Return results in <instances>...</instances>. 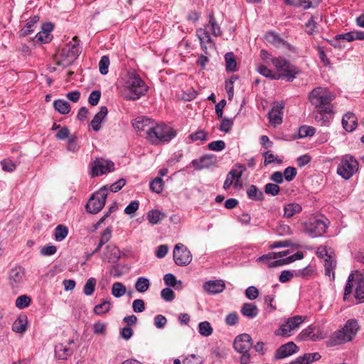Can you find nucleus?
Segmentation results:
<instances>
[{"label":"nucleus","mask_w":364,"mask_h":364,"mask_svg":"<svg viewBox=\"0 0 364 364\" xmlns=\"http://www.w3.org/2000/svg\"><path fill=\"white\" fill-rule=\"evenodd\" d=\"M196 36L199 38L200 44L202 50L205 54H208L207 46L205 43H209L210 46H214V43L209 34V32L205 28H198L196 30Z\"/></svg>","instance_id":"393cba45"},{"label":"nucleus","mask_w":364,"mask_h":364,"mask_svg":"<svg viewBox=\"0 0 364 364\" xmlns=\"http://www.w3.org/2000/svg\"><path fill=\"white\" fill-rule=\"evenodd\" d=\"M320 255L324 257V268L325 274L330 277L331 280H334L335 272L334 270L336 267V259L334 256L330 255L326 249H323Z\"/></svg>","instance_id":"a211bd4d"},{"label":"nucleus","mask_w":364,"mask_h":364,"mask_svg":"<svg viewBox=\"0 0 364 364\" xmlns=\"http://www.w3.org/2000/svg\"><path fill=\"white\" fill-rule=\"evenodd\" d=\"M208 18L209 20L207 26L210 28L212 35L215 37L221 36L223 34V31L215 17L213 11H211L209 14Z\"/></svg>","instance_id":"c756f323"},{"label":"nucleus","mask_w":364,"mask_h":364,"mask_svg":"<svg viewBox=\"0 0 364 364\" xmlns=\"http://www.w3.org/2000/svg\"><path fill=\"white\" fill-rule=\"evenodd\" d=\"M271 63L277 70L276 75H279V79L292 82L301 73V70L298 67L283 57L272 58Z\"/></svg>","instance_id":"7ed1b4c3"},{"label":"nucleus","mask_w":364,"mask_h":364,"mask_svg":"<svg viewBox=\"0 0 364 364\" xmlns=\"http://www.w3.org/2000/svg\"><path fill=\"white\" fill-rule=\"evenodd\" d=\"M121 257L119 249L114 244L107 245L101 255V259L108 263H117Z\"/></svg>","instance_id":"f3484780"},{"label":"nucleus","mask_w":364,"mask_h":364,"mask_svg":"<svg viewBox=\"0 0 364 364\" xmlns=\"http://www.w3.org/2000/svg\"><path fill=\"white\" fill-rule=\"evenodd\" d=\"M107 197V188L104 186L90 198L85 206L87 212L92 214L98 213L105 206Z\"/></svg>","instance_id":"6e6552de"},{"label":"nucleus","mask_w":364,"mask_h":364,"mask_svg":"<svg viewBox=\"0 0 364 364\" xmlns=\"http://www.w3.org/2000/svg\"><path fill=\"white\" fill-rule=\"evenodd\" d=\"M284 108V104L283 102H274L272 104V109L268 113V118L269 123L273 126H277L282 123V115L283 110Z\"/></svg>","instance_id":"2eb2a0df"},{"label":"nucleus","mask_w":364,"mask_h":364,"mask_svg":"<svg viewBox=\"0 0 364 364\" xmlns=\"http://www.w3.org/2000/svg\"><path fill=\"white\" fill-rule=\"evenodd\" d=\"M306 31L308 34L312 35L317 28V23L314 16H311L308 21L305 23Z\"/></svg>","instance_id":"bf43d9fd"},{"label":"nucleus","mask_w":364,"mask_h":364,"mask_svg":"<svg viewBox=\"0 0 364 364\" xmlns=\"http://www.w3.org/2000/svg\"><path fill=\"white\" fill-rule=\"evenodd\" d=\"M166 217V215L159 210H151L147 213V220L152 225L158 224Z\"/></svg>","instance_id":"72a5a7b5"},{"label":"nucleus","mask_w":364,"mask_h":364,"mask_svg":"<svg viewBox=\"0 0 364 364\" xmlns=\"http://www.w3.org/2000/svg\"><path fill=\"white\" fill-rule=\"evenodd\" d=\"M335 97L336 96L333 92L323 87L314 88L308 96L309 102L314 107L317 113L321 115L333 112L332 101ZM316 119L318 121V116H316ZM321 119L323 120V124L328 125L329 124V121L324 119L323 116H321L319 120Z\"/></svg>","instance_id":"f257e3e1"},{"label":"nucleus","mask_w":364,"mask_h":364,"mask_svg":"<svg viewBox=\"0 0 364 364\" xmlns=\"http://www.w3.org/2000/svg\"><path fill=\"white\" fill-rule=\"evenodd\" d=\"M161 296L166 301H172L175 299V294L171 288L166 287L161 290Z\"/></svg>","instance_id":"0e129e2a"},{"label":"nucleus","mask_w":364,"mask_h":364,"mask_svg":"<svg viewBox=\"0 0 364 364\" xmlns=\"http://www.w3.org/2000/svg\"><path fill=\"white\" fill-rule=\"evenodd\" d=\"M257 71L262 75L271 80H279V76L276 75L275 72L272 71L264 65H259L257 68Z\"/></svg>","instance_id":"79ce46f5"},{"label":"nucleus","mask_w":364,"mask_h":364,"mask_svg":"<svg viewBox=\"0 0 364 364\" xmlns=\"http://www.w3.org/2000/svg\"><path fill=\"white\" fill-rule=\"evenodd\" d=\"M274 252H269L268 254L263 255L259 257L257 261L258 262L263 263L269 268L277 267L284 265V262L282 259H276Z\"/></svg>","instance_id":"b1692460"},{"label":"nucleus","mask_w":364,"mask_h":364,"mask_svg":"<svg viewBox=\"0 0 364 364\" xmlns=\"http://www.w3.org/2000/svg\"><path fill=\"white\" fill-rule=\"evenodd\" d=\"M55 109L62 114H66L70 111V104L63 100H57L53 102Z\"/></svg>","instance_id":"a19ab883"},{"label":"nucleus","mask_w":364,"mask_h":364,"mask_svg":"<svg viewBox=\"0 0 364 364\" xmlns=\"http://www.w3.org/2000/svg\"><path fill=\"white\" fill-rule=\"evenodd\" d=\"M296 173H297V171L294 167L289 166L284 169L283 176H284V178L287 181H291L295 178V176H296Z\"/></svg>","instance_id":"774afa93"},{"label":"nucleus","mask_w":364,"mask_h":364,"mask_svg":"<svg viewBox=\"0 0 364 364\" xmlns=\"http://www.w3.org/2000/svg\"><path fill=\"white\" fill-rule=\"evenodd\" d=\"M299 350V347L292 341L282 345L275 352V359L287 358Z\"/></svg>","instance_id":"412c9836"},{"label":"nucleus","mask_w":364,"mask_h":364,"mask_svg":"<svg viewBox=\"0 0 364 364\" xmlns=\"http://www.w3.org/2000/svg\"><path fill=\"white\" fill-rule=\"evenodd\" d=\"M53 26L50 23H44L42 26V31L38 32L35 38L36 41H40L43 43H47L51 41L52 36L50 32L53 30Z\"/></svg>","instance_id":"a878e982"},{"label":"nucleus","mask_w":364,"mask_h":364,"mask_svg":"<svg viewBox=\"0 0 364 364\" xmlns=\"http://www.w3.org/2000/svg\"><path fill=\"white\" fill-rule=\"evenodd\" d=\"M203 287L208 294H216L224 291L225 284L224 281L221 279L209 280L203 284Z\"/></svg>","instance_id":"4be33fe9"},{"label":"nucleus","mask_w":364,"mask_h":364,"mask_svg":"<svg viewBox=\"0 0 364 364\" xmlns=\"http://www.w3.org/2000/svg\"><path fill=\"white\" fill-rule=\"evenodd\" d=\"M241 314L250 319L255 318L259 313V309L254 303H245L240 310Z\"/></svg>","instance_id":"c85d7f7f"},{"label":"nucleus","mask_w":364,"mask_h":364,"mask_svg":"<svg viewBox=\"0 0 364 364\" xmlns=\"http://www.w3.org/2000/svg\"><path fill=\"white\" fill-rule=\"evenodd\" d=\"M39 21V17L38 16H34L31 17L26 25L21 30V36H26L31 33H33L36 27V23Z\"/></svg>","instance_id":"2f4dec72"},{"label":"nucleus","mask_w":364,"mask_h":364,"mask_svg":"<svg viewBox=\"0 0 364 364\" xmlns=\"http://www.w3.org/2000/svg\"><path fill=\"white\" fill-rule=\"evenodd\" d=\"M246 171V167L244 164H236L233 168L228 173L225 181L223 184V188L228 190L233 184L236 188L238 186L239 180L242 176V173Z\"/></svg>","instance_id":"f8f14e48"},{"label":"nucleus","mask_w":364,"mask_h":364,"mask_svg":"<svg viewBox=\"0 0 364 364\" xmlns=\"http://www.w3.org/2000/svg\"><path fill=\"white\" fill-rule=\"evenodd\" d=\"M2 170L5 172H14L17 167V165L15 162H14L12 160L6 159H4L0 162Z\"/></svg>","instance_id":"603ef678"},{"label":"nucleus","mask_w":364,"mask_h":364,"mask_svg":"<svg viewBox=\"0 0 364 364\" xmlns=\"http://www.w3.org/2000/svg\"><path fill=\"white\" fill-rule=\"evenodd\" d=\"M112 228L111 226H109L106 228L105 230L101 233L99 242H100L103 245H105L110 240V239L112 238Z\"/></svg>","instance_id":"052dcab7"},{"label":"nucleus","mask_w":364,"mask_h":364,"mask_svg":"<svg viewBox=\"0 0 364 364\" xmlns=\"http://www.w3.org/2000/svg\"><path fill=\"white\" fill-rule=\"evenodd\" d=\"M150 188L153 192L160 193L164 188V181L159 178L156 177L150 183Z\"/></svg>","instance_id":"3c124183"},{"label":"nucleus","mask_w":364,"mask_h":364,"mask_svg":"<svg viewBox=\"0 0 364 364\" xmlns=\"http://www.w3.org/2000/svg\"><path fill=\"white\" fill-rule=\"evenodd\" d=\"M355 280L353 274H350L348 277L347 284L346 285L343 294V300H347L348 297L353 292V288L355 289Z\"/></svg>","instance_id":"37998d69"},{"label":"nucleus","mask_w":364,"mask_h":364,"mask_svg":"<svg viewBox=\"0 0 364 364\" xmlns=\"http://www.w3.org/2000/svg\"><path fill=\"white\" fill-rule=\"evenodd\" d=\"M280 188L277 184L275 183H267L264 186V192L267 194L275 196L279 192Z\"/></svg>","instance_id":"680f3d73"},{"label":"nucleus","mask_w":364,"mask_h":364,"mask_svg":"<svg viewBox=\"0 0 364 364\" xmlns=\"http://www.w3.org/2000/svg\"><path fill=\"white\" fill-rule=\"evenodd\" d=\"M264 38L267 42L277 47L286 43L283 39L279 38L277 33L272 31L267 32L264 36Z\"/></svg>","instance_id":"58836bf2"},{"label":"nucleus","mask_w":364,"mask_h":364,"mask_svg":"<svg viewBox=\"0 0 364 364\" xmlns=\"http://www.w3.org/2000/svg\"><path fill=\"white\" fill-rule=\"evenodd\" d=\"M96 284H97V281L95 278H93V277L89 278L87 280L85 284L84 285L83 293L86 296L92 295L95 291V289Z\"/></svg>","instance_id":"49530a36"},{"label":"nucleus","mask_w":364,"mask_h":364,"mask_svg":"<svg viewBox=\"0 0 364 364\" xmlns=\"http://www.w3.org/2000/svg\"><path fill=\"white\" fill-rule=\"evenodd\" d=\"M321 0H299L296 5L303 7L304 9H308L311 7L318 6Z\"/></svg>","instance_id":"13d9d810"},{"label":"nucleus","mask_w":364,"mask_h":364,"mask_svg":"<svg viewBox=\"0 0 364 364\" xmlns=\"http://www.w3.org/2000/svg\"><path fill=\"white\" fill-rule=\"evenodd\" d=\"M247 196L250 199L262 201L264 200V194L256 186L252 185L247 191Z\"/></svg>","instance_id":"e433bc0d"},{"label":"nucleus","mask_w":364,"mask_h":364,"mask_svg":"<svg viewBox=\"0 0 364 364\" xmlns=\"http://www.w3.org/2000/svg\"><path fill=\"white\" fill-rule=\"evenodd\" d=\"M173 257L175 263L178 266H187L192 260V255L189 250L182 243L175 245Z\"/></svg>","instance_id":"9b49d317"},{"label":"nucleus","mask_w":364,"mask_h":364,"mask_svg":"<svg viewBox=\"0 0 364 364\" xmlns=\"http://www.w3.org/2000/svg\"><path fill=\"white\" fill-rule=\"evenodd\" d=\"M73 353V350L68 345L58 343L55 346V356L58 360H67Z\"/></svg>","instance_id":"bb28decb"},{"label":"nucleus","mask_w":364,"mask_h":364,"mask_svg":"<svg viewBox=\"0 0 364 364\" xmlns=\"http://www.w3.org/2000/svg\"><path fill=\"white\" fill-rule=\"evenodd\" d=\"M203 359L196 354L188 355L183 360V364H203Z\"/></svg>","instance_id":"69168bd1"},{"label":"nucleus","mask_w":364,"mask_h":364,"mask_svg":"<svg viewBox=\"0 0 364 364\" xmlns=\"http://www.w3.org/2000/svg\"><path fill=\"white\" fill-rule=\"evenodd\" d=\"M264 157V165L266 166L273 162L281 164L282 160L279 159L277 156H274L270 151H265L262 154Z\"/></svg>","instance_id":"5fc2aeb1"},{"label":"nucleus","mask_w":364,"mask_h":364,"mask_svg":"<svg viewBox=\"0 0 364 364\" xmlns=\"http://www.w3.org/2000/svg\"><path fill=\"white\" fill-rule=\"evenodd\" d=\"M358 328L356 320H348L342 329L336 331L331 334L327 341V346L333 347L352 341L356 335Z\"/></svg>","instance_id":"f03ea898"},{"label":"nucleus","mask_w":364,"mask_h":364,"mask_svg":"<svg viewBox=\"0 0 364 364\" xmlns=\"http://www.w3.org/2000/svg\"><path fill=\"white\" fill-rule=\"evenodd\" d=\"M92 176L96 177L114 170V164L109 160L97 159L91 164Z\"/></svg>","instance_id":"4468645a"},{"label":"nucleus","mask_w":364,"mask_h":364,"mask_svg":"<svg viewBox=\"0 0 364 364\" xmlns=\"http://www.w3.org/2000/svg\"><path fill=\"white\" fill-rule=\"evenodd\" d=\"M302 208L301 205L296 203H290L284 207V216L287 218L293 217L294 215L301 213Z\"/></svg>","instance_id":"473e14b6"},{"label":"nucleus","mask_w":364,"mask_h":364,"mask_svg":"<svg viewBox=\"0 0 364 364\" xmlns=\"http://www.w3.org/2000/svg\"><path fill=\"white\" fill-rule=\"evenodd\" d=\"M314 331H315V327L312 325H310L306 328L301 331V332L299 334L297 339L299 341H311V336L314 334Z\"/></svg>","instance_id":"09e8293b"},{"label":"nucleus","mask_w":364,"mask_h":364,"mask_svg":"<svg viewBox=\"0 0 364 364\" xmlns=\"http://www.w3.org/2000/svg\"><path fill=\"white\" fill-rule=\"evenodd\" d=\"M108 113V109L107 107L102 106L100 108V111L95 115L94 118L91 121V126L94 131L97 132L101 128V123L102 120L105 118Z\"/></svg>","instance_id":"cd10ccee"},{"label":"nucleus","mask_w":364,"mask_h":364,"mask_svg":"<svg viewBox=\"0 0 364 364\" xmlns=\"http://www.w3.org/2000/svg\"><path fill=\"white\" fill-rule=\"evenodd\" d=\"M328 220L315 219L305 223V232L311 237L322 236L328 228Z\"/></svg>","instance_id":"1a4fd4ad"},{"label":"nucleus","mask_w":364,"mask_h":364,"mask_svg":"<svg viewBox=\"0 0 364 364\" xmlns=\"http://www.w3.org/2000/svg\"><path fill=\"white\" fill-rule=\"evenodd\" d=\"M225 68L228 72H235L237 70V62L232 52H228L225 55Z\"/></svg>","instance_id":"f704fd0d"},{"label":"nucleus","mask_w":364,"mask_h":364,"mask_svg":"<svg viewBox=\"0 0 364 364\" xmlns=\"http://www.w3.org/2000/svg\"><path fill=\"white\" fill-rule=\"evenodd\" d=\"M210 150L214 151H220L225 147V143L223 140L213 141L208 144Z\"/></svg>","instance_id":"e2e57ef3"},{"label":"nucleus","mask_w":364,"mask_h":364,"mask_svg":"<svg viewBox=\"0 0 364 364\" xmlns=\"http://www.w3.org/2000/svg\"><path fill=\"white\" fill-rule=\"evenodd\" d=\"M111 303L108 300H103L101 304H97L93 309V311L97 315H101L107 313L110 309Z\"/></svg>","instance_id":"a18cd8bd"},{"label":"nucleus","mask_w":364,"mask_h":364,"mask_svg":"<svg viewBox=\"0 0 364 364\" xmlns=\"http://www.w3.org/2000/svg\"><path fill=\"white\" fill-rule=\"evenodd\" d=\"M342 127L348 132L354 131L358 126V118L353 112H348L342 117Z\"/></svg>","instance_id":"5701e85b"},{"label":"nucleus","mask_w":364,"mask_h":364,"mask_svg":"<svg viewBox=\"0 0 364 364\" xmlns=\"http://www.w3.org/2000/svg\"><path fill=\"white\" fill-rule=\"evenodd\" d=\"M126 293L125 286L119 282H114L112 287V294L116 297L119 298Z\"/></svg>","instance_id":"c03bdc74"},{"label":"nucleus","mask_w":364,"mask_h":364,"mask_svg":"<svg viewBox=\"0 0 364 364\" xmlns=\"http://www.w3.org/2000/svg\"><path fill=\"white\" fill-rule=\"evenodd\" d=\"M31 302L30 296L27 295H21L16 299V306L19 309H23L28 307Z\"/></svg>","instance_id":"8fccbe9b"},{"label":"nucleus","mask_w":364,"mask_h":364,"mask_svg":"<svg viewBox=\"0 0 364 364\" xmlns=\"http://www.w3.org/2000/svg\"><path fill=\"white\" fill-rule=\"evenodd\" d=\"M217 156L214 154H205L199 159H194L191 161V165L196 170H202L209 168L215 166L217 164Z\"/></svg>","instance_id":"dca6fc26"},{"label":"nucleus","mask_w":364,"mask_h":364,"mask_svg":"<svg viewBox=\"0 0 364 364\" xmlns=\"http://www.w3.org/2000/svg\"><path fill=\"white\" fill-rule=\"evenodd\" d=\"M199 333L203 336H209L213 333V328L208 321H203L198 326Z\"/></svg>","instance_id":"864d4df0"},{"label":"nucleus","mask_w":364,"mask_h":364,"mask_svg":"<svg viewBox=\"0 0 364 364\" xmlns=\"http://www.w3.org/2000/svg\"><path fill=\"white\" fill-rule=\"evenodd\" d=\"M82 52V48L80 46V41L75 36L73 38V42L67 44L60 51V59L58 61V65L64 67L69 66L77 58Z\"/></svg>","instance_id":"39448f33"},{"label":"nucleus","mask_w":364,"mask_h":364,"mask_svg":"<svg viewBox=\"0 0 364 364\" xmlns=\"http://www.w3.org/2000/svg\"><path fill=\"white\" fill-rule=\"evenodd\" d=\"M314 273V269L311 266H307L301 269H299L296 272V277H301L303 279H309Z\"/></svg>","instance_id":"6e6d98bb"},{"label":"nucleus","mask_w":364,"mask_h":364,"mask_svg":"<svg viewBox=\"0 0 364 364\" xmlns=\"http://www.w3.org/2000/svg\"><path fill=\"white\" fill-rule=\"evenodd\" d=\"M355 297L360 302L364 301V279L359 278L355 280Z\"/></svg>","instance_id":"4c0bfd02"},{"label":"nucleus","mask_w":364,"mask_h":364,"mask_svg":"<svg viewBox=\"0 0 364 364\" xmlns=\"http://www.w3.org/2000/svg\"><path fill=\"white\" fill-rule=\"evenodd\" d=\"M154 120L145 116H139L132 121L133 127L139 133L141 136H145L148 139L149 133L154 129Z\"/></svg>","instance_id":"9d476101"},{"label":"nucleus","mask_w":364,"mask_h":364,"mask_svg":"<svg viewBox=\"0 0 364 364\" xmlns=\"http://www.w3.org/2000/svg\"><path fill=\"white\" fill-rule=\"evenodd\" d=\"M68 234V229L63 225H58L55 229V239L57 241L63 240Z\"/></svg>","instance_id":"de8ad7c7"},{"label":"nucleus","mask_w":364,"mask_h":364,"mask_svg":"<svg viewBox=\"0 0 364 364\" xmlns=\"http://www.w3.org/2000/svg\"><path fill=\"white\" fill-rule=\"evenodd\" d=\"M101 97V92L100 90H93L89 95L88 102L92 106H96Z\"/></svg>","instance_id":"338daca9"},{"label":"nucleus","mask_w":364,"mask_h":364,"mask_svg":"<svg viewBox=\"0 0 364 364\" xmlns=\"http://www.w3.org/2000/svg\"><path fill=\"white\" fill-rule=\"evenodd\" d=\"M304 322L301 316H294L287 319L286 322L281 325L280 328L276 331V335L283 337H289L291 335L292 331L297 328L300 324Z\"/></svg>","instance_id":"ddd939ff"},{"label":"nucleus","mask_w":364,"mask_h":364,"mask_svg":"<svg viewBox=\"0 0 364 364\" xmlns=\"http://www.w3.org/2000/svg\"><path fill=\"white\" fill-rule=\"evenodd\" d=\"M359 164L354 156L346 154L342 156L337 167V173L345 180L350 178L358 171Z\"/></svg>","instance_id":"0eeeda50"},{"label":"nucleus","mask_w":364,"mask_h":364,"mask_svg":"<svg viewBox=\"0 0 364 364\" xmlns=\"http://www.w3.org/2000/svg\"><path fill=\"white\" fill-rule=\"evenodd\" d=\"M124 87L129 92L126 97L129 100L139 99L148 90L147 85L135 71L128 73V79Z\"/></svg>","instance_id":"20e7f679"},{"label":"nucleus","mask_w":364,"mask_h":364,"mask_svg":"<svg viewBox=\"0 0 364 364\" xmlns=\"http://www.w3.org/2000/svg\"><path fill=\"white\" fill-rule=\"evenodd\" d=\"M27 316L23 315L18 317L12 324L13 331L18 333H23L27 328Z\"/></svg>","instance_id":"7c9ffc66"},{"label":"nucleus","mask_w":364,"mask_h":364,"mask_svg":"<svg viewBox=\"0 0 364 364\" xmlns=\"http://www.w3.org/2000/svg\"><path fill=\"white\" fill-rule=\"evenodd\" d=\"M176 135V132L171 127L155 122L154 129L149 133L148 140L153 144L170 141Z\"/></svg>","instance_id":"423d86ee"},{"label":"nucleus","mask_w":364,"mask_h":364,"mask_svg":"<svg viewBox=\"0 0 364 364\" xmlns=\"http://www.w3.org/2000/svg\"><path fill=\"white\" fill-rule=\"evenodd\" d=\"M316 133V129L311 126L304 125L299 128L298 134L294 139H302L306 136H312Z\"/></svg>","instance_id":"ea45409f"},{"label":"nucleus","mask_w":364,"mask_h":364,"mask_svg":"<svg viewBox=\"0 0 364 364\" xmlns=\"http://www.w3.org/2000/svg\"><path fill=\"white\" fill-rule=\"evenodd\" d=\"M25 276L24 269L21 267L12 268L9 273V284L12 289L18 288L23 283Z\"/></svg>","instance_id":"aec40b11"},{"label":"nucleus","mask_w":364,"mask_h":364,"mask_svg":"<svg viewBox=\"0 0 364 364\" xmlns=\"http://www.w3.org/2000/svg\"><path fill=\"white\" fill-rule=\"evenodd\" d=\"M252 347V338L249 334L237 336L234 341V348L238 353H247Z\"/></svg>","instance_id":"6ab92c4d"},{"label":"nucleus","mask_w":364,"mask_h":364,"mask_svg":"<svg viewBox=\"0 0 364 364\" xmlns=\"http://www.w3.org/2000/svg\"><path fill=\"white\" fill-rule=\"evenodd\" d=\"M109 65V58L107 55H103L99 62V69L102 75H106L108 73Z\"/></svg>","instance_id":"4d7b16f0"},{"label":"nucleus","mask_w":364,"mask_h":364,"mask_svg":"<svg viewBox=\"0 0 364 364\" xmlns=\"http://www.w3.org/2000/svg\"><path fill=\"white\" fill-rule=\"evenodd\" d=\"M151 283L149 279L140 277L135 282L134 287L138 292L144 293L150 287Z\"/></svg>","instance_id":"c9c22d12"}]
</instances>
